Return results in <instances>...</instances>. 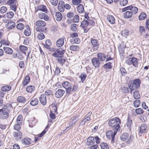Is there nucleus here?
<instances>
[{"mask_svg":"<svg viewBox=\"0 0 149 149\" xmlns=\"http://www.w3.org/2000/svg\"><path fill=\"white\" fill-rule=\"evenodd\" d=\"M13 107L11 104H7L3 108L0 109V119L5 120L7 119L9 116V113L10 110H12Z\"/></svg>","mask_w":149,"mask_h":149,"instance_id":"f257e3e1","label":"nucleus"},{"mask_svg":"<svg viewBox=\"0 0 149 149\" xmlns=\"http://www.w3.org/2000/svg\"><path fill=\"white\" fill-rule=\"evenodd\" d=\"M120 123V119L117 117L111 119L108 122L109 126L112 127H114L115 130L116 131H117L120 128L119 125Z\"/></svg>","mask_w":149,"mask_h":149,"instance_id":"f03ea898","label":"nucleus"},{"mask_svg":"<svg viewBox=\"0 0 149 149\" xmlns=\"http://www.w3.org/2000/svg\"><path fill=\"white\" fill-rule=\"evenodd\" d=\"M134 138V137L133 135H131L129 136V134L127 133H124L120 136V138L122 141H124L127 140L126 143L127 144L131 143Z\"/></svg>","mask_w":149,"mask_h":149,"instance_id":"7ed1b4c3","label":"nucleus"},{"mask_svg":"<svg viewBox=\"0 0 149 149\" xmlns=\"http://www.w3.org/2000/svg\"><path fill=\"white\" fill-rule=\"evenodd\" d=\"M140 83V80L139 79H137L134 80L132 83L129 84L128 87L130 89V92L131 93L132 91L136 88H139Z\"/></svg>","mask_w":149,"mask_h":149,"instance_id":"20e7f679","label":"nucleus"},{"mask_svg":"<svg viewBox=\"0 0 149 149\" xmlns=\"http://www.w3.org/2000/svg\"><path fill=\"white\" fill-rule=\"evenodd\" d=\"M126 10H130L132 14H135L138 12V8L136 7L130 5L123 8L122 10L123 12Z\"/></svg>","mask_w":149,"mask_h":149,"instance_id":"39448f33","label":"nucleus"},{"mask_svg":"<svg viewBox=\"0 0 149 149\" xmlns=\"http://www.w3.org/2000/svg\"><path fill=\"white\" fill-rule=\"evenodd\" d=\"M62 85L63 87L66 90V93L70 94L72 91V86L70 83L67 81H63Z\"/></svg>","mask_w":149,"mask_h":149,"instance_id":"423d86ee","label":"nucleus"},{"mask_svg":"<svg viewBox=\"0 0 149 149\" xmlns=\"http://www.w3.org/2000/svg\"><path fill=\"white\" fill-rule=\"evenodd\" d=\"M117 132V131L115 130H114L113 132L111 130L108 131L106 132L107 137L109 139H112V141L113 142L115 136Z\"/></svg>","mask_w":149,"mask_h":149,"instance_id":"0eeeda50","label":"nucleus"},{"mask_svg":"<svg viewBox=\"0 0 149 149\" xmlns=\"http://www.w3.org/2000/svg\"><path fill=\"white\" fill-rule=\"evenodd\" d=\"M55 52L52 54V55L55 57H63L64 50H60V49H56Z\"/></svg>","mask_w":149,"mask_h":149,"instance_id":"6e6552de","label":"nucleus"},{"mask_svg":"<svg viewBox=\"0 0 149 149\" xmlns=\"http://www.w3.org/2000/svg\"><path fill=\"white\" fill-rule=\"evenodd\" d=\"M93 65L96 68H98L100 67V61L97 58H93L91 60Z\"/></svg>","mask_w":149,"mask_h":149,"instance_id":"1a4fd4ad","label":"nucleus"},{"mask_svg":"<svg viewBox=\"0 0 149 149\" xmlns=\"http://www.w3.org/2000/svg\"><path fill=\"white\" fill-rule=\"evenodd\" d=\"M76 117L77 116H75L71 118V120L72 121L68 124V126L67 127L66 129L70 127V129H72V128L73 127L77 121V120L76 119Z\"/></svg>","mask_w":149,"mask_h":149,"instance_id":"9d476101","label":"nucleus"},{"mask_svg":"<svg viewBox=\"0 0 149 149\" xmlns=\"http://www.w3.org/2000/svg\"><path fill=\"white\" fill-rule=\"evenodd\" d=\"M65 93V91L61 89H59L55 93V97L57 98H60L63 96Z\"/></svg>","mask_w":149,"mask_h":149,"instance_id":"9b49d317","label":"nucleus"},{"mask_svg":"<svg viewBox=\"0 0 149 149\" xmlns=\"http://www.w3.org/2000/svg\"><path fill=\"white\" fill-rule=\"evenodd\" d=\"M39 100L42 104L45 105L47 103L46 95L44 94H41L39 97Z\"/></svg>","mask_w":149,"mask_h":149,"instance_id":"f8f14e48","label":"nucleus"},{"mask_svg":"<svg viewBox=\"0 0 149 149\" xmlns=\"http://www.w3.org/2000/svg\"><path fill=\"white\" fill-rule=\"evenodd\" d=\"M97 58L100 61H105L107 58V56L104 53H100L97 54Z\"/></svg>","mask_w":149,"mask_h":149,"instance_id":"ddd939ff","label":"nucleus"},{"mask_svg":"<svg viewBox=\"0 0 149 149\" xmlns=\"http://www.w3.org/2000/svg\"><path fill=\"white\" fill-rule=\"evenodd\" d=\"M91 43L95 50H97L99 47V44L97 40L94 39H92Z\"/></svg>","mask_w":149,"mask_h":149,"instance_id":"4468645a","label":"nucleus"},{"mask_svg":"<svg viewBox=\"0 0 149 149\" xmlns=\"http://www.w3.org/2000/svg\"><path fill=\"white\" fill-rule=\"evenodd\" d=\"M13 135L17 140H20L22 137V134L20 131L14 132Z\"/></svg>","mask_w":149,"mask_h":149,"instance_id":"2eb2a0df","label":"nucleus"},{"mask_svg":"<svg viewBox=\"0 0 149 149\" xmlns=\"http://www.w3.org/2000/svg\"><path fill=\"white\" fill-rule=\"evenodd\" d=\"M95 143V139L93 137H90L87 139V142L86 144L88 146H91L94 144Z\"/></svg>","mask_w":149,"mask_h":149,"instance_id":"dca6fc26","label":"nucleus"},{"mask_svg":"<svg viewBox=\"0 0 149 149\" xmlns=\"http://www.w3.org/2000/svg\"><path fill=\"white\" fill-rule=\"evenodd\" d=\"M46 23L41 20H38L36 22V25L37 27H44L46 25Z\"/></svg>","mask_w":149,"mask_h":149,"instance_id":"f3484780","label":"nucleus"},{"mask_svg":"<svg viewBox=\"0 0 149 149\" xmlns=\"http://www.w3.org/2000/svg\"><path fill=\"white\" fill-rule=\"evenodd\" d=\"M39 17L40 19H44L45 21L49 19L48 16L46 14L42 13H39Z\"/></svg>","mask_w":149,"mask_h":149,"instance_id":"a211bd4d","label":"nucleus"},{"mask_svg":"<svg viewBox=\"0 0 149 149\" xmlns=\"http://www.w3.org/2000/svg\"><path fill=\"white\" fill-rule=\"evenodd\" d=\"M147 128L146 124H143L141 125L140 127L139 132L141 134L144 133Z\"/></svg>","mask_w":149,"mask_h":149,"instance_id":"6ab92c4d","label":"nucleus"},{"mask_svg":"<svg viewBox=\"0 0 149 149\" xmlns=\"http://www.w3.org/2000/svg\"><path fill=\"white\" fill-rule=\"evenodd\" d=\"M15 22L10 21L6 24V28L8 29H12L15 27Z\"/></svg>","mask_w":149,"mask_h":149,"instance_id":"aec40b11","label":"nucleus"},{"mask_svg":"<svg viewBox=\"0 0 149 149\" xmlns=\"http://www.w3.org/2000/svg\"><path fill=\"white\" fill-rule=\"evenodd\" d=\"M56 45L58 47H62L64 43V39L62 38H60L56 41Z\"/></svg>","mask_w":149,"mask_h":149,"instance_id":"412c9836","label":"nucleus"},{"mask_svg":"<svg viewBox=\"0 0 149 149\" xmlns=\"http://www.w3.org/2000/svg\"><path fill=\"white\" fill-rule=\"evenodd\" d=\"M30 104L33 106L37 105L38 103V99L37 98H32L31 99Z\"/></svg>","mask_w":149,"mask_h":149,"instance_id":"4be33fe9","label":"nucleus"},{"mask_svg":"<svg viewBox=\"0 0 149 149\" xmlns=\"http://www.w3.org/2000/svg\"><path fill=\"white\" fill-rule=\"evenodd\" d=\"M39 10H41L43 12L47 13V9L46 6L44 5H40L38 6L37 8Z\"/></svg>","mask_w":149,"mask_h":149,"instance_id":"5701e85b","label":"nucleus"},{"mask_svg":"<svg viewBox=\"0 0 149 149\" xmlns=\"http://www.w3.org/2000/svg\"><path fill=\"white\" fill-rule=\"evenodd\" d=\"M31 139L28 138H24L22 140V144L26 145H29L30 144Z\"/></svg>","mask_w":149,"mask_h":149,"instance_id":"b1692460","label":"nucleus"},{"mask_svg":"<svg viewBox=\"0 0 149 149\" xmlns=\"http://www.w3.org/2000/svg\"><path fill=\"white\" fill-rule=\"evenodd\" d=\"M3 49L5 52L8 54H11L13 53V50L12 49L9 47H4Z\"/></svg>","mask_w":149,"mask_h":149,"instance_id":"393cba45","label":"nucleus"},{"mask_svg":"<svg viewBox=\"0 0 149 149\" xmlns=\"http://www.w3.org/2000/svg\"><path fill=\"white\" fill-rule=\"evenodd\" d=\"M107 19L108 21L111 24H113L115 23V18L114 17L111 15H108L107 16Z\"/></svg>","mask_w":149,"mask_h":149,"instance_id":"a878e982","label":"nucleus"},{"mask_svg":"<svg viewBox=\"0 0 149 149\" xmlns=\"http://www.w3.org/2000/svg\"><path fill=\"white\" fill-rule=\"evenodd\" d=\"M30 81V78L29 77V76H26L25 77L22 84L23 85V86H25L28 84Z\"/></svg>","mask_w":149,"mask_h":149,"instance_id":"bb28decb","label":"nucleus"},{"mask_svg":"<svg viewBox=\"0 0 149 149\" xmlns=\"http://www.w3.org/2000/svg\"><path fill=\"white\" fill-rule=\"evenodd\" d=\"M35 88L34 86H28L26 88V91L29 93H31L34 91Z\"/></svg>","mask_w":149,"mask_h":149,"instance_id":"cd10ccee","label":"nucleus"},{"mask_svg":"<svg viewBox=\"0 0 149 149\" xmlns=\"http://www.w3.org/2000/svg\"><path fill=\"white\" fill-rule=\"evenodd\" d=\"M147 18L146 15L144 12L141 13L139 17V19L140 20H143Z\"/></svg>","mask_w":149,"mask_h":149,"instance_id":"c85d7f7f","label":"nucleus"},{"mask_svg":"<svg viewBox=\"0 0 149 149\" xmlns=\"http://www.w3.org/2000/svg\"><path fill=\"white\" fill-rule=\"evenodd\" d=\"M17 100L19 103H25L26 102V101L24 97L22 96H19L18 97Z\"/></svg>","mask_w":149,"mask_h":149,"instance_id":"c756f323","label":"nucleus"},{"mask_svg":"<svg viewBox=\"0 0 149 149\" xmlns=\"http://www.w3.org/2000/svg\"><path fill=\"white\" fill-rule=\"evenodd\" d=\"M132 15L133 14L130 10L126 11L124 14V17L126 18L131 17H132Z\"/></svg>","mask_w":149,"mask_h":149,"instance_id":"7c9ffc66","label":"nucleus"},{"mask_svg":"<svg viewBox=\"0 0 149 149\" xmlns=\"http://www.w3.org/2000/svg\"><path fill=\"white\" fill-rule=\"evenodd\" d=\"M132 64L135 67H138V60L137 58L135 57H133L132 58Z\"/></svg>","mask_w":149,"mask_h":149,"instance_id":"2f4dec72","label":"nucleus"},{"mask_svg":"<svg viewBox=\"0 0 149 149\" xmlns=\"http://www.w3.org/2000/svg\"><path fill=\"white\" fill-rule=\"evenodd\" d=\"M56 19L57 21H60L62 18L61 14L59 12H57L56 13Z\"/></svg>","mask_w":149,"mask_h":149,"instance_id":"473e14b6","label":"nucleus"},{"mask_svg":"<svg viewBox=\"0 0 149 149\" xmlns=\"http://www.w3.org/2000/svg\"><path fill=\"white\" fill-rule=\"evenodd\" d=\"M77 10L79 13H82L84 12V8L82 5L80 4L78 5L77 8Z\"/></svg>","mask_w":149,"mask_h":149,"instance_id":"72a5a7b5","label":"nucleus"},{"mask_svg":"<svg viewBox=\"0 0 149 149\" xmlns=\"http://www.w3.org/2000/svg\"><path fill=\"white\" fill-rule=\"evenodd\" d=\"M11 89V87L9 85L3 86L1 88V91L4 92H6L10 90Z\"/></svg>","mask_w":149,"mask_h":149,"instance_id":"f704fd0d","label":"nucleus"},{"mask_svg":"<svg viewBox=\"0 0 149 149\" xmlns=\"http://www.w3.org/2000/svg\"><path fill=\"white\" fill-rule=\"evenodd\" d=\"M112 63L110 62L105 64L103 65V67L106 69H110L112 68Z\"/></svg>","mask_w":149,"mask_h":149,"instance_id":"c9c22d12","label":"nucleus"},{"mask_svg":"<svg viewBox=\"0 0 149 149\" xmlns=\"http://www.w3.org/2000/svg\"><path fill=\"white\" fill-rule=\"evenodd\" d=\"M88 23L87 20H84L81 23V26L83 28H84L88 26Z\"/></svg>","mask_w":149,"mask_h":149,"instance_id":"e433bc0d","label":"nucleus"},{"mask_svg":"<svg viewBox=\"0 0 149 149\" xmlns=\"http://www.w3.org/2000/svg\"><path fill=\"white\" fill-rule=\"evenodd\" d=\"M100 146L101 149H109V146L106 143H101Z\"/></svg>","mask_w":149,"mask_h":149,"instance_id":"4c0bfd02","label":"nucleus"},{"mask_svg":"<svg viewBox=\"0 0 149 149\" xmlns=\"http://www.w3.org/2000/svg\"><path fill=\"white\" fill-rule=\"evenodd\" d=\"M133 96L135 99H139L140 97V95L139 94V92L138 91H135L134 93Z\"/></svg>","mask_w":149,"mask_h":149,"instance_id":"58836bf2","label":"nucleus"},{"mask_svg":"<svg viewBox=\"0 0 149 149\" xmlns=\"http://www.w3.org/2000/svg\"><path fill=\"white\" fill-rule=\"evenodd\" d=\"M120 73L122 76H124L127 74V72L124 68L121 67L120 68Z\"/></svg>","mask_w":149,"mask_h":149,"instance_id":"ea45409f","label":"nucleus"},{"mask_svg":"<svg viewBox=\"0 0 149 149\" xmlns=\"http://www.w3.org/2000/svg\"><path fill=\"white\" fill-rule=\"evenodd\" d=\"M79 48L77 46L72 45L70 46V49L71 50L75 51L79 50Z\"/></svg>","mask_w":149,"mask_h":149,"instance_id":"a19ab883","label":"nucleus"},{"mask_svg":"<svg viewBox=\"0 0 149 149\" xmlns=\"http://www.w3.org/2000/svg\"><path fill=\"white\" fill-rule=\"evenodd\" d=\"M22 117L21 115H19L18 116L17 119V122L18 124H21L22 123Z\"/></svg>","mask_w":149,"mask_h":149,"instance_id":"79ce46f5","label":"nucleus"},{"mask_svg":"<svg viewBox=\"0 0 149 149\" xmlns=\"http://www.w3.org/2000/svg\"><path fill=\"white\" fill-rule=\"evenodd\" d=\"M133 104L135 107H138L140 104V101L138 100H136L134 101Z\"/></svg>","mask_w":149,"mask_h":149,"instance_id":"37998d69","label":"nucleus"},{"mask_svg":"<svg viewBox=\"0 0 149 149\" xmlns=\"http://www.w3.org/2000/svg\"><path fill=\"white\" fill-rule=\"evenodd\" d=\"M87 75L85 73H82L81 74L80 77L81 78L82 82L83 83Z\"/></svg>","mask_w":149,"mask_h":149,"instance_id":"c03bdc74","label":"nucleus"},{"mask_svg":"<svg viewBox=\"0 0 149 149\" xmlns=\"http://www.w3.org/2000/svg\"><path fill=\"white\" fill-rule=\"evenodd\" d=\"M129 32V31L128 30H124L122 31L121 35L123 36L126 37L128 35Z\"/></svg>","mask_w":149,"mask_h":149,"instance_id":"a18cd8bd","label":"nucleus"},{"mask_svg":"<svg viewBox=\"0 0 149 149\" xmlns=\"http://www.w3.org/2000/svg\"><path fill=\"white\" fill-rule=\"evenodd\" d=\"M45 36L42 33H40L38 34L37 38L39 40H42L44 38Z\"/></svg>","mask_w":149,"mask_h":149,"instance_id":"49530a36","label":"nucleus"},{"mask_svg":"<svg viewBox=\"0 0 149 149\" xmlns=\"http://www.w3.org/2000/svg\"><path fill=\"white\" fill-rule=\"evenodd\" d=\"M14 15V13L13 12H10L7 13L6 16L8 18L11 19L13 17Z\"/></svg>","mask_w":149,"mask_h":149,"instance_id":"de8ad7c7","label":"nucleus"},{"mask_svg":"<svg viewBox=\"0 0 149 149\" xmlns=\"http://www.w3.org/2000/svg\"><path fill=\"white\" fill-rule=\"evenodd\" d=\"M57 61L61 65H63L65 61V60L62 58V57H59L57 59Z\"/></svg>","mask_w":149,"mask_h":149,"instance_id":"09e8293b","label":"nucleus"},{"mask_svg":"<svg viewBox=\"0 0 149 149\" xmlns=\"http://www.w3.org/2000/svg\"><path fill=\"white\" fill-rule=\"evenodd\" d=\"M73 21L75 23H77L79 22V18L78 15H77L74 16L73 18Z\"/></svg>","mask_w":149,"mask_h":149,"instance_id":"8fccbe9b","label":"nucleus"},{"mask_svg":"<svg viewBox=\"0 0 149 149\" xmlns=\"http://www.w3.org/2000/svg\"><path fill=\"white\" fill-rule=\"evenodd\" d=\"M17 27L18 29L20 30H21L23 29L24 28V25L22 23H19L17 25Z\"/></svg>","mask_w":149,"mask_h":149,"instance_id":"3c124183","label":"nucleus"},{"mask_svg":"<svg viewBox=\"0 0 149 149\" xmlns=\"http://www.w3.org/2000/svg\"><path fill=\"white\" fill-rule=\"evenodd\" d=\"M127 3V0H120V5L123 6H125Z\"/></svg>","mask_w":149,"mask_h":149,"instance_id":"603ef678","label":"nucleus"},{"mask_svg":"<svg viewBox=\"0 0 149 149\" xmlns=\"http://www.w3.org/2000/svg\"><path fill=\"white\" fill-rule=\"evenodd\" d=\"M136 112L138 114H141L143 113L144 111L141 108H139L136 109Z\"/></svg>","mask_w":149,"mask_h":149,"instance_id":"864d4df0","label":"nucleus"},{"mask_svg":"<svg viewBox=\"0 0 149 149\" xmlns=\"http://www.w3.org/2000/svg\"><path fill=\"white\" fill-rule=\"evenodd\" d=\"M7 11V8L5 6H3L1 8L0 10V13H5Z\"/></svg>","mask_w":149,"mask_h":149,"instance_id":"5fc2aeb1","label":"nucleus"},{"mask_svg":"<svg viewBox=\"0 0 149 149\" xmlns=\"http://www.w3.org/2000/svg\"><path fill=\"white\" fill-rule=\"evenodd\" d=\"M20 124H15L14 126V129L17 131H18L20 130L21 127L19 125Z\"/></svg>","mask_w":149,"mask_h":149,"instance_id":"6e6d98bb","label":"nucleus"},{"mask_svg":"<svg viewBox=\"0 0 149 149\" xmlns=\"http://www.w3.org/2000/svg\"><path fill=\"white\" fill-rule=\"evenodd\" d=\"M132 120H130L129 117H128L127 119V126L128 127H130L131 125L132 124Z\"/></svg>","mask_w":149,"mask_h":149,"instance_id":"4d7b16f0","label":"nucleus"},{"mask_svg":"<svg viewBox=\"0 0 149 149\" xmlns=\"http://www.w3.org/2000/svg\"><path fill=\"white\" fill-rule=\"evenodd\" d=\"M125 63L129 65H131L132 64V58H129L126 59L125 61Z\"/></svg>","mask_w":149,"mask_h":149,"instance_id":"13d9d810","label":"nucleus"},{"mask_svg":"<svg viewBox=\"0 0 149 149\" xmlns=\"http://www.w3.org/2000/svg\"><path fill=\"white\" fill-rule=\"evenodd\" d=\"M123 92L124 93H128L129 92L128 88L127 87H123L122 88Z\"/></svg>","mask_w":149,"mask_h":149,"instance_id":"bf43d9fd","label":"nucleus"},{"mask_svg":"<svg viewBox=\"0 0 149 149\" xmlns=\"http://www.w3.org/2000/svg\"><path fill=\"white\" fill-rule=\"evenodd\" d=\"M58 0H51L50 2L51 4L54 6H56L58 3Z\"/></svg>","mask_w":149,"mask_h":149,"instance_id":"052dcab7","label":"nucleus"},{"mask_svg":"<svg viewBox=\"0 0 149 149\" xmlns=\"http://www.w3.org/2000/svg\"><path fill=\"white\" fill-rule=\"evenodd\" d=\"M71 29L73 31H75L77 29V24H73L71 25Z\"/></svg>","mask_w":149,"mask_h":149,"instance_id":"680f3d73","label":"nucleus"},{"mask_svg":"<svg viewBox=\"0 0 149 149\" xmlns=\"http://www.w3.org/2000/svg\"><path fill=\"white\" fill-rule=\"evenodd\" d=\"M74 15V13L71 12H68L67 14V16L69 18H72Z\"/></svg>","mask_w":149,"mask_h":149,"instance_id":"e2e57ef3","label":"nucleus"},{"mask_svg":"<svg viewBox=\"0 0 149 149\" xmlns=\"http://www.w3.org/2000/svg\"><path fill=\"white\" fill-rule=\"evenodd\" d=\"M61 72L59 68L56 67L55 71V74L56 75H58L60 74Z\"/></svg>","mask_w":149,"mask_h":149,"instance_id":"0e129e2a","label":"nucleus"},{"mask_svg":"<svg viewBox=\"0 0 149 149\" xmlns=\"http://www.w3.org/2000/svg\"><path fill=\"white\" fill-rule=\"evenodd\" d=\"M1 42L2 44L5 45H10V42L6 40H2Z\"/></svg>","mask_w":149,"mask_h":149,"instance_id":"69168bd1","label":"nucleus"},{"mask_svg":"<svg viewBox=\"0 0 149 149\" xmlns=\"http://www.w3.org/2000/svg\"><path fill=\"white\" fill-rule=\"evenodd\" d=\"M10 9L14 12H15L17 8L16 6L15 5H10Z\"/></svg>","mask_w":149,"mask_h":149,"instance_id":"338daca9","label":"nucleus"},{"mask_svg":"<svg viewBox=\"0 0 149 149\" xmlns=\"http://www.w3.org/2000/svg\"><path fill=\"white\" fill-rule=\"evenodd\" d=\"M20 49L22 51H27L28 49L26 47L23 45H20L19 46Z\"/></svg>","mask_w":149,"mask_h":149,"instance_id":"774afa93","label":"nucleus"}]
</instances>
